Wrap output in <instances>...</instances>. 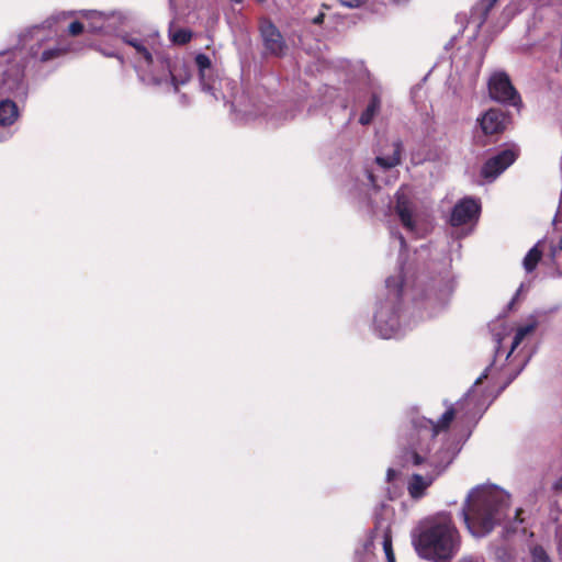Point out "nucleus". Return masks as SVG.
<instances>
[{
  "instance_id": "nucleus-1",
  "label": "nucleus",
  "mask_w": 562,
  "mask_h": 562,
  "mask_svg": "<svg viewBox=\"0 0 562 562\" xmlns=\"http://www.w3.org/2000/svg\"><path fill=\"white\" fill-rule=\"evenodd\" d=\"M509 505L510 495L498 487L473 490L462 507L468 530L474 537L488 535L507 517Z\"/></svg>"
},
{
  "instance_id": "nucleus-2",
  "label": "nucleus",
  "mask_w": 562,
  "mask_h": 562,
  "mask_svg": "<svg viewBox=\"0 0 562 562\" xmlns=\"http://www.w3.org/2000/svg\"><path fill=\"white\" fill-rule=\"evenodd\" d=\"M459 547V531L448 515L431 519L420 531L416 542L419 555L434 562L451 561Z\"/></svg>"
},
{
  "instance_id": "nucleus-3",
  "label": "nucleus",
  "mask_w": 562,
  "mask_h": 562,
  "mask_svg": "<svg viewBox=\"0 0 562 562\" xmlns=\"http://www.w3.org/2000/svg\"><path fill=\"white\" fill-rule=\"evenodd\" d=\"M490 97L499 103L520 106L521 98L506 72H495L488 80Z\"/></svg>"
},
{
  "instance_id": "nucleus-4",
  "label": "nucleus",
  "mask_w": 562,
  "mask_h": 562,
  "mask_svg": "<svg viewBox=\"0 0 562 562\" xmlns=\"http://www.w3.org/2000/svg\"><path fill=\"white\" fill-rule=\"evenodd\" d=\"M518 154L514 149H504L488 158L481 168V177L494 181L502 172L515 162Z\"/></svg>"
},
{
  "instance_id": "nucleus-5",
  "label": "nucleus",
  "mask_w": 562,
  "mask_h": 562,
  "mask_svg": "<svg viewBox=\"0 0 562 562\" xmlns=\"http://www.w3.org/2000/svg\"><path fill=\"white\" fill-rule=\"evenodd\" d=\"M260 34L265 48L274 56H281L285 49V42L278 27L269 20L260 21Z\"/></svg>"
},
{
  "instance_id": "nucleus-6",
  "label": "nucleus",
  "mask_w": 562,
  "mask_h": 562,
  "mask_svg": "<svg viewBox=\"0 0 562 562\" xmlns=\"http://www.w3.org/2000/svg\"><path fill=\"white\" fill-rule=\"evenodd\" d=\"M481 205L472 198L460 200L452 209L450 224L461 226L479 217Z\"/></svg>"
},
{
  "instance_id": "nucleus-7",
  "label": "nucleus",
  "mask_w": 562,
  "mask_h": 562,
  "mask_svg": "<svg viewBox=\"0 0 562 562\" xmlns=\"http://www.w3.org/2000/svg\"><path fill=\"white\" fill-rule=\"evenodd\" d=\"M477 121L485 135H496L506 130L509 116L501 109H490Z\"/></svg>"
},
{
  "instance_id": "nucleus-8",
  "label": "nucleus",
  "mask_w": 562,
  "mask_h": 562,
  "mask_svg": "<svg viewBox=\"0 0 562 562\" xmlns=\"http://www.w3.org/2000/svg\"><path fill=\"white\" fill-rule=\"evenodd\" d=\"M456 417V409L450 406L440 417L438 422L423 418L416 422L415 426L419 431H428L430 438H436L440 432L447 431Z\"/></svg>"
},
{
  "instance_id": "nucleus-9",
  "label": "nucleus",
  "mask_w": 562,
  "mask_h": 562,
  "mask_svg": "<svg viewBox=\"0 0 562 562\" xmlns=\"http://www.w3.org/2000/svg\"><path fill=\"white\" fill-rule=\"evenodd\" d=\"M395 198L396 202L394 210L401 224L407 231L413 232L416 227V223L414 221V203L412 199L402 191H397Z\"/></svg>"
},
{
  "instance_id": "nucleus-10",
  "label": "nucleus",
  "mask_w": 562,
  "mask_h": 562,
  "mask_svg": "<svg viewBox=\"0 0 562 562\" xmlns=\"http://www.w3.org/2000/svg\"><path fill=\"white\" fill-rule=\"evenodd\" d=\"M374 322L381 331H385L383 335L386 337L398 327V315L394 306L390 308L385 305H381L375 314Z\"/></svg>"
},
{
  "instance_id": "nucleus-11",
  "label": "nucleus",
  "mask_w": 562,
  "mask_h": 562,
  "mask_svg": "<svg viewBox=\"0 0 562 562\" xmlns=\"http://www.w3.org/2000/svg\"><path fill=\"white\" fill-rule=\"evenodd\" d=\"M499 0H480L471 9L470 21L480 30L487 21L490 13Z\"/></svg>"
},
{
  "instance_id": "nucleus-12",
  "label": "nucleus",
  "mask_w": 562,
  "mask_h": 562,
  "mask_svg": "<svg viewBox=\"0 0 562 562\" xmlns=\"http://www.w3.org/2000/svg\"><path fill=\"white\" fill-rule=\"evenodd\" d=\"M435 475L427 474L425 476L414 473L407 484V491L412 498L419 499L426 494V490L435 481Z\"/></svg>"
},
{
  "instance_id": "nucleus-13",
  "label": "nucleus",
  "mask_w": 562,
  "mask_h": 562,
  "mask_svg": "<svg viewBox=\"0 0 562 562\" xmlns=\"http://www.w3.org/2000/svg\"><path fill=\"white\" fill-rule=\"evenodd\" d=\"M122 41L135 49L136 56L142 58L147 66H150L154 61L153 55L145 45V40L138 38L131 34H124Z\"/></svg>"
},
{
  "instance_id": "nucleus-14",
  "label": "nucleus",
  "mask_w": 562,
  "mask_h": 562,
  "mask_svg": "<svg viewBox=\"0 0 562 562\" xmlns=\"http://www.w3.org/2000/svg\"><path fill=\"white\" fill-rule=\"evenodd\" d=\"M18 106L11 100H2L0 102V125L9 126L18 119Z\"/></svg>"
},
{
  "instance_id": "nucleus-15",
  "label": "nucleus",
  "mask_w": 562,
  "mask_h": 562,
  "mask_svg": "<svg viewBox=\"0 0 562 562\" xmlns=\"http://www.w3.org/2000/svg\"><path fill=\"white\" fill-rule=\"evenodd\" d=\"M537 328V322H532V323H529V324H526L524 326H520L518 327L515 336H514V339H513V342H512V347H510V350L508 351V353L506 355V358H509V356L513 353V351L530 335H532L535 333Z\"/></svg>"
},
{
  "instance_id": "nucleus-16",
  "label": "nucleus",
  "mask_w": 562,
  "mask_h": 562,
  "mask_svg": "<svg viewBox=\"0 0 562 562\" xmlns=\"http://www.w3.org/2000/svg\"><path fill=\"white\" fill-rule=\"evenodd\" d=\"M72 50H74V48H72L71 44L59 43L54 48H48V49L43 50L41 56L38 57V59L42 63H47L53 59L59 58Z\"/></svg>"
},
{
  "instance_id": "nucleus-17",
  "label": "nucleus",
  "mask_w": 562,
  "mask_h": 562,
  "mask_svg": "<svg viewBox=\"0 0 562 562\" xmlns=\"http://www.w3.org/2000/svg\"><path fill=\"white\" fill-rule=\"evenodd\" d=\"M381 106V100L378 94H372L367 105L366 110L361 113L359 117V123L362 125H368L372 122L375 114L379 112Z\"/></svg>"
},
{
  "instance_id": "nucleus-18",
  "label": "nucleus",
  "mask_w": 562,
  "mask_h": 562,
  "mask_svg": "<svg viewBox=\"0 0 562 562\" xmlns=\"http://www.w3.org/2000/svg\"><path fill=\"white\" fill-rule=\"evenodd\" d=\"M540 241L537 243L525 256L522 266L526 272H532L542 258V250L540 249Z\"/></svg>"
},
{
  "instance_id": "nucleus-19",
  "label": "nucleus",
  "mask_w": 562,
  "mask_h": 562,
  "mask_svg": "<svg viewBox=\"0 0 562 562\" xmlns=\"http://www.w3.org/2000/svg\"><path fill=\"white\" fill-rule=\"evenodd\" d=\"M375 162L379 166L383 167L384 169H389V168L397 166L401 162V144L400 143L394 144V150L391 156H387V157L378 156L375 158Z\"/></svg>"
},
{
  "instance_id": "nucleus-20",
  "label": "nucleus",
  "mask_w": 562,
  "mask_h": 562,
  "mask_svg": "<svg viewBox=\"0 0 562 562\" xmlns=\"http://www.w3.org/2000/svg\"><path fill=\"white\" fill-rule=\"evenodd\" d=\"M531 562H553L541 544H533L529 549Z\"/></svg>"
},
{
  "instance_id": "nucleus-21",
  "label": "nucleus",
  "mask_w": 562,
  "mask_h": 562,
  "mask_svg": "<svg viewBox=\"0 0 562 562\" xmlns=\"http://www.w3.org/2000/svg\"><path fill=\"white\" fill-rule=\"evenodd\" d=\"M192 38V32L187 29H178L171 34V41L177 45H186Z\"/></svg>"
},
{
  "instance_id": "nucleus-22",
  "label": "nucleus",
  "mask_w": 562,
  "mask_h": 562,
  "mask_svg": "<svg viewBox=\"0 0 562 562\" xmlns=\"http://www.w3.org/2000/svg\"><path fill=\"white\" fill-rule=\"evenodd\" d=\"M382 544H383V550L385 552L387 562H396L395 555L393 552V547H392V535H391L390 530L384 531Z\"/></svg>"
},
{
  "instance_id": "nucleus-23",
  "label": "nucleus",
  "mask_w": 562,
  "mask_h": 562,
  "mask_svg": "<svg viewBox=\"0 0 562 562\" xmlns=\"http://www.w3.org/2000/svg\"><path fill=\"white\" fill-rule=\"evenodd\" d=\"M405 463H413L414 465H420L424 462V458L413 449H406L402 456Z\"/></svg>"
},
{
  "instance_id": "nucleus-24",
  "label": "nucleus",
  "mask_w": 562,
  "mask_h": 562,
  "mask_svg": "<svg viewBox=\"0 0 562 562\" xmlns=\"http://www.w3.org/2000/svg\"><path fill=\"white\" fill-rule=\"evenodd\" d=\"M195 65L199 68L200 75L203 76L204 70L211 68L212 63L207 55L201 53L195 56Z\"/></svg>"
},
{
  "instance_id": "nucleus-25",
  "label": "nucleus",
  "mask_w": 562,
  "mask_h": 562,
  "mask_svg": "<svg viewBox=\"0 0 562 562\" xmlns=\"http://www.w3.org/2000/svg\"><path fill=\"white\" fill-rule=\"evenodd\" d=\"M83 24L80 21H74L68 26V34L71 36H78L83 32Z\"/></svg>"
},
{
  "instance_id": "nucleus-26",
  "label": "nucleus",
  "mask_w": 562,
  "mask_h": 562,
  "mask_svg": "<svg viewBox=\"0 0 562 562\" xmlns=\"http://www.w3.org/2000/svg\"><path fill=\"white\" fill-rule=\"evenodd\" d=\"M562 252V236L560 237L557 245L550 246L549 257L551 260H555L557 256Z\"/></svg>"
},
{
  "instance_id": "nucleus-27",
  "label": "nucleus",
  "mask_w": 562,
  "mask_h": 562,
  "mask_svg": "<svg viewBox=\"0 0 562 562\" xmlns=\"http://www.w3.org/2000/svg\"><path fill=\"white\" fill-rule=\"evenodd\" d=\"M496 553H497L498 559H502L504 561H510V562L514 561V555L506 548L498 549Z\"/></svg>"
},
{
  "instance_id": "nucleus-28",
  "label": "nucleus",
  "mask_w": 562,
  "mask_h": 562,
  "mask_svg": "<svg viewBox=\"0 0 562 562\" xmlns=\"http://www.w3.org/2000/svg\"><path fill=\"white\" fill-rule=\"evenodd\" d=\"M340 3L348 8H358L362 5L367 0H339Z\"/></svg>"
},
{
  "instance_id": "nucleus-29",
  "label": "nucleus",
  "mask_w": 562,
  "mask_h": 562,
  "mask_svg": "<svg viewBox=\"0 0 562 562\" xmlns=\"http://www.w3.org/2000/svg\"><path fill=\"white\" fill-rule=\"evenodd\" d=\"M551 261L555 266L559 276L562 277V262L560 261V254L557 256L555 260H551Z\"/></svg>"
},
{
  "instance_id": "nucleus-30",
  "label": "nucleus",
  "mask_w": 562,
  "mask_h": 562,
  "mask_svg": "<svg viewBox=\"0 0 562 562\" xmlns=\"http://www.w3.org/2000/svg\"><path fill=\"white\" fill-rule=\"evenodd\" d=\"M396 475H397V472L394 469H392V468L387 469V471H386V481L387 482H392L395 479Z\"/></svg>"
},
{
  "instance_id": "nucleus-31",
  "label": "nucleus",
  "mask_w": 562,
  "mask_h": 562,
  "mask_svg": "<svg viewBox=\"0 0 562 562\" xmlns=\"http://www.w3.org/2000/svg\"><path fill=\"white\" fill-rule=\"evenodd\" d=\"M552 488L557 493H562V476L554 482Z\"/></svg>"
},
{
  "instance_id": "nucleus-32",
  "label": "nucleus",
  "mask_w": 562,
  "mask_h": 562,
  "mask_svg": "<svg viewBox=\"0 0 562 562\" xmlns=\"http://www.w3.org/2000/svg\"><path fill=\"white\" fill-rule=\"evenodd\" d=\"M522 514H524V509L517 508L515 512V521L522 522L524 521V518L521 517Z\"/></svg>"
},
{
  "instance_id": "nucleus-33",
  "label": "nucleus",
  "mask_w": 562,
  "mask_h": 562,
  "mask_svg": "<svg viewBox=\"0 0 562 562\" xmlns=\"http://www.w3.org/2000/svg\"><path fill=\"white\" fill-rule=\"evenodd\" d=\"M393 295H394V299L396 301L401 300V296H402V285H396Z\"/></svg>"
},
{
  "instance_id": "nucleus-34",
  "label": "nucleus",
  "mask_w": 562,
  "mask_h": 562,
  "mask_svg": "<svg viewBox=\"0 0 562 562\" xmlns=\"http://www.w3.org/2000/svg\"><path fill=\"white\" fill-rule=\"evenodd\" d=\"M487 371H488V369H486V370L481 374V376H479V378H477V380L475 381V384H480V383H482V381H483L484 379H486V378H487V374H488V373H487Z\"/></svg>"
},
{
  "instance_id": "nucleus-35",
  "label": "nucleus",
  "mask_w": 562,
  "mask_h": 562,
  "mask_svg": "<svg viewBox=\"0 0 562 562\" xmlns=\"http://www.w3.org/2000/svg\"><path fill=\"white\" fill-rule=\"evenodd\" d=\"M104 55L109 56V57H115L117 59H120L122 63H123V57L119 54H115V53H104Z\"/></svg>"
},
{
  "instance_id": "nucleus-36",
  "label": "nucleus",
  "mask_w": 562,
  "mask_h": 562,
  "mask_svg": "<svg viewBox=\"0 0 562 562\" xmlns=\"http://www.w3.org/2000/svg\"><path fill=\"white\" fill-rule=\"evenodd\" d=\"M392 282L395 283V280L393 278H389L386 280V286L390 288Z\"/></svg>"
},
{
  "instance_id": "nucleus-37",
  "label": "nucleus",
  "mask_w": 562,
  "mask_h": 562,
  "mask_svg": "<svg viewBox=\"0 0 562 562\" xmlns=\"http://www.w3.org/2000/svg\"><path fill=\"white\" fill-rule=\"evenodd\" d=\"M323 14L318 15L315 20H314V23H319L322 20H323Z\"/></svg>"
}]
</instances>
